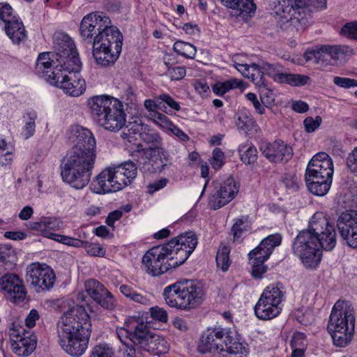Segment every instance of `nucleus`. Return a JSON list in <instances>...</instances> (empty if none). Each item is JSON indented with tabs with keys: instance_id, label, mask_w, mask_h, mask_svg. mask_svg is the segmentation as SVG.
<instances>
[{
	"instance_id": "nucleus-1",
	"label": "nucleus",
	"mask_w": 357,
	"mask_h": 357,
	"mask_svg": "<svg viewBox=\"0 0 357 357\" xmlns=\"http://www.w3.org/2000/svg\"><path fill=\"white\" fill-rule=\"evenodd\" d=\"M79 33L84 41L93 44V56L98 65L109 66L118 59L123 36L108 16L102 13L87 14L81 21Z\"/></svg>"
},
{
	"instance_id": "nucleus-2",
	"label": "nucleus",
	"mask_w": 357,
	"mask_h": 357,
	"mask_svg": "<svg viewBox=\"0 0 357 357\" xmlns=\"http://www.w3.org/2000/svg\"><path fill=\"white\" fill-rule=\"evenodd\" d=\"M69 139L74 146L61 165L62 178H89L96 158V142L93 133L86 128L73 126Z\"/></svg>"
},
{
	"instance_id": "nucleus-3",
	"label": "nucleus",
	"mask_w": 357,
	"mask_h": 357,
	"mask_svg": "<svg viewBox=\"0 0 357 357\" xmlns=\"http://www.w3.org/2000/svg\"><path fill=\"white\" fill-rule=\"evenodd\" d=\"M35 70L39 77L51 85L62 89L69 96L77 97L85 91V81L79 73L81 69L75 70L74 66H66L64 68L56 66L52 70L50 52L38 55Z\"/></svg>"
},
{
	"instance_id": "nucleus-4",
	"label": "nucleus",
	"mask_w": 357,
	"mask_h": 357,
	"mask_svg": "<svg viewBox=\"0 0 357 357\" xmlns=\"http://www.w3.org/2000/svg\"><path fill=\"white\" fill-rule=\"evenodd\" d=\"M197 349L201 354L217 352L224 357H247L248 354V348L240 342L237 331L220 326L207 328Z\"/></svg>"
},
{
	"instance_id": "nucleus-5",
	"label": "nucleus",
	"mask_w": 357,
	"mask_h": 357,
	"mask_svg": "<svg viewBox=\"0 0 357 357\" xmlns=\"http://www.w3.org/2000/svg\"><path fill=\"white\" fill-rule=\"evenodd\" d=\"M123 332L126 333L134 344L129 346L125 343L128 347L126 352L129 357H136L137 351L160 356L169 350L167 342L160 335L150 332L147 324L139 318L128 319L125 322V328L120 329L118 335Z\"/></svg>"
},
{
	"instance_id": "nucleus-6",
	"label": "nucleus",
	"mask_w": 357,
	"mask_h": 357,
	"mask_svg": "<svg viewBox=\"0 0 357 357\" xmlns=\"http://www.w3.org/2000/svg\"><path fill=\"white\" fill-rule=\"evenodd\" d=\"M88 105L96 123L107 131L116 132L126 123L123 103L107 95L96 96L88 100Z\"/></svg>"
},
{
	"instance_id": "nucleus-7",
	"label": "nucleus",
	"mask_w": 357,
	"mask_h": 357,
	"mask_svg": "<svg viewBox=\"0 0 357 357\" xmlns=\"http://www.w3.org/2000/svg\"><path fill=\"white\" fill-rule=\"evenodd\" d=\"M162 295L169 306L189 310L203 303L205 291L201 282L185 280L167 286Z\"/></svg>"
},
{
	"instance_id": "nucleus-8",
	"label": "nucleus",
	"mask_w": 357,
	"mask_h": 357,
	"mask_svg": "<svg viewBox=\"0 0 357 357\" xmlns=\"http://www.w3.org/2000/svg\"><path fill=\"white\" fill-rule=\"evenodd\" d=\"M314 263L317 265L322 259V250H332L336 245V233L333 225L329 223L328 219L323 212L314 213Z\"/></svg>"
},
{
	"instance_id": "nucleus-9",
	"label": "nucleus",
	"mask_w": 357,
	"mask_h": 357,
	"mask_svg": "<svg viewBox=\"0 0 357 357\" xmlns=\"http://www.w3.org/2000/svg\"><path fill=\"white\" fill-rule=\"evenodd\" d=\"M54 54L56 61L51 59L52 70L54 67L64 68L66 66L81 69L82 62L73 40L66 34L58 33L54 37Z\"/></svg>"
},
{
	"instance_id": "nucleus-10",
	"label": "nucleus",
	"mask_w": 357,
	"mask_h": 357,
	"mask_svg": "<svg viewBox=\"0 0 357 357\" xmlns=\"http://www.w3.org/2000/svg\"><path fill=\"white\" fill-rule=\"evenodd\" d=\"M284 292L278 285L267 287L261 294L254 307L256 317L264 321L277 317L282 309Z\"/></svg>"
},
{
	"instance_id": "nucleus-11",
	"label": "nucleus",
	"mask_w": 357,
	"mask_h": 357,
	"mask_svg": "<svg viewBox=\"0 0 357 357\" xmlns=\"http://www.w3.org/2000/svg\"><path fill=\"white\" fill-rule=\"evenodd\" d=\"M281 242L282 236L280 234H271L249 252L250 259H253L251 271L253 278H261L267 271V266L264 265V262L270 257L274 248L279 246Z\"/></svg>"
},
{
	"instance_id": "nucleus-12",
	"label": "nucleus",
	"mask_w": 357,
	"mask_h": 357,
	"mask_svg": "<svg viewBox=\"0 0 357 357\" xmlns=\"http://www.w3.org/2000/svg\"><path fill=\"white\" fill-rule=\"evenodd\" d=\"M91 332L90 317L84 306L75 305L66 312L58 325V335Z\"/></svg>"
},
{
	"instance_id": "nucleus-13",
	"label": "nucleus",
	"mask_w": 357,
	"mask_h": 357,
	"mask_svg": "<svg viewBox=\"0 0 357 357\" xmlns=\"http://www.w3.org/2000/svg\"><path fill=\"white\" fill-rule=\"evenodd\" d=\"M9 334L13 341V350L17 356L26 357L35 350L37 344L36 337L30 334L17 321L12 323Z\"/></svg>"
},
{
	"instance_id": "nucleus-14",
	"label": "nucleus",
	"mask_w": 357,
	"mask_h": 357,
	"mask_svg": "<svg viewBox=\"0 0 357 357\" xmlns=\"http://www.w3.org/2000/svg\"><path fill=\"white\" fill-rule=\"evenodd\" d=\"M53 270L45 264L32 263L26 268V280L37 292L49 291L55 282Z\"/></svg>"
},
{
	"instance_id": "nucleus-15",
	"label": "nucleus",
	"mask_w": 357,
	"mask_h": 357,
	"mask_svg": "<svg viewBox=\"0 0 357 357\" xmlns=\"http://www.w3.org/2000/svg\"><path fill=\"white\" fill-rule=\"evenodd\" d=\"M354 309L349 301L338 300L332 307L328 329L355 328Z\"/></svg>"
},
{
	"instance_id": "nucleus-16",
	"label": "nucleus",
	"mask_w": 357,
	"mask_h": 357,
	"mask_svg": "<svg viewBox=\"0 0 357 357\" xmlns=\"http://www.w3.org/2000/svg\"><path fill=\"white\" fill-rule=\"evenodd\" d=\"M168 248L166 244L154 246L149 250L142 258V264L153 276L166 273L170 269L167 261Z\"/></svg>"
},
{
	"instance_id": "nucleus-17",
	"label": "nucleus",
	"mask_w": 357,
	"mask_h": 357,
	"mask_svg": "<svg viewBox=\"0 0 357 357\" xmlns=\"http://www.w3.org/2000/svg\"><path fill=\"white\" fill-rule=\"evenodd\" d=\"M309 220L308 227L298 234L292 244L293 253L297 256L306 268L312 267V226Z\"/></svg>"
},
{
	"instance_id": "nucleus-18",
	"label": "nucleus",
	"mask_w": 357,
	"mask_h": 357,
	"mask_svg": "<svg viewBox=\"0 0 357 357\" xmlns=\"http://www.w3.org/2000/svg\"><path fill=\"white\" fill-rule=\"evenodd\" d=\"M132 156L137 158V161L144 164V168L147 167L151 172H160L167 165L162 160V157L165 161L167 160L166 152L162 148L158 146L142 149V145L138 144Z\"/></svg>"
},
{
	"instance_id": "nucleus-19",
	"label": "nucleus",
	"mask_w": 357,
	"mask_h": 357,
	"mask_svg": "<svg viewBox=\"0 0 357 357\" xmlns=\"http://www.w3.org/2000/svg\"><path fill=\"white\" fill-rule=\"evenodd\" d=\"M83 333L74 334H59V343L61 348L69 355L74 357L82 356L88 347L91 332L84 328Z\"/></svg>"
},
{
	"instance_id": "nucleus-20",
	"label": "nucleus",
	"mask_w": 357,
	"mask_h": 357,
	"mask_svg": "<svg viewBox=\"0 0 357 357\" xmlns=\"http://www.w3.org/2000/svg\"><path fill=\"white\" fill-rule=\"evenodd\" d=\"M337 227L348 246L357 249V211L342 212L337 220Z\"/></svg>"
},
{
	"instance_id": "nucleus-21",
	"label": "nucleus",
	"mask_w": 357,
	"mask_h": 357,
	"mask_svg": "<svg viewBox=\"0 0 357 357\" xmlns=\"http://www.w3.org/2000/svg\"><path fill=\"white\" fill-rule=\"evenodd\" d=\"M0 290L13 303L23 301L26 295L23 280L14 273H5L0 278Z\"/></svg>"
},
{
	"instance_id": "nucleus-22",
	"label": "nucleus",
	"mask_w": 357,
	"mask_h": 357,
	"mask_svg": "<svg viewBox=\"0 0 357 357\" xmlns=\"http://www.w3.org/2000/svg\"><path fill=\"white\" fill-rule=\"evenodd\" d=\"M239 190V183L236 180H225L208 199V205L213 210L219 209L235 198Z\"/></svg>"
},
{
	"instance_id": "nucleus-23",
	"label": "nucleus",
	"mask_w": 357,
	"mask_h": 357,
	"mask_svg": "<svg viewBox=\"0 0 357 357\" xmlns=\"http://www.w3.org/2000/svg\"><path fill=\"white\" fill-rule=\"evenodd\" d=\"M259 149L262 154L272 162H287L293 155L291 146L282 141H275L273 143L263 142Z\"/></svg>"
},
{
	"instance_id": "nucleus-24",
	"label": "nucleus",
	"mask_w": 357,
	"mask_h": 357,
	"mask_svg": "<svg viewBox=\"0 0 357 357\" xmlns=\"http://www.w3.org/2000/svg\"><path fill=\"white\" fill-rule=\"evenodd\" d=\"M86 292L102 307L113 310L116 307V301L112 294L96 280H89L85 283Z\"/></svg>"
},
{
	"instance_id": "nucleus-25",
	"label": "nucleus",
	"mask_w": 357,
	"mask_h": 357,
	"mask_svg": "<svg viewBox=\"0 0 357 357\" xmlns=\"http://www.w3.org/2000/svg\"><path fill=\"white\" fill-rule=\"evenodd\" d=\"M234 66L244 77L251 80L259 88L266 86L267 82L264 78V73L259 65L252 63L250 65L241 63L238 56H234L232 59Z\"/></svg>"
},
{
	"instance_id": "nucleus-26",
	"label": "nucleus",
	"mask_w": 357,
	"mask_h": 357,
	"mask_svg": "<svg viewBox=\"0 0 357 357\" xmlns=\"http://www.w3.org/2000/svg\"><path fill=\"white\" fill-rule=\"evenodd\" d=\"M333 164L330 156L325 152L314 155V177L332 178Z\"/></svg>"
},
{
	"instance_id": "nucleus-27",
	"label": "nucleus",
	"mask_w": 357,
	"mask_h": 357,
	"mask_svg": "<svg viewBox=\"0 0 357 357\" xmlns=\"http://www.w3.org/2000/svg\"><path fill=\"white\" fill-rule=\"evenodd\" d=\"M265 66L266 68H264L266 73L279 83H286L293 86H301L305 85L310 80V77L305 75L275 73V68L270 64H266Z\"/></svg>"
},
{
	"instance_id": "nucleus-28",
	"label": "nucleus",
	"mask_w": 357,
	"mask_h": 357,
	"mask_svg": "<svg viewBox=\"0 0 357 357\" xmlns=\"http://www.w3.org/2000/svg\"><path fill=\"white\" fill-rule=\"evenodd\" d=\"M93 180L90 185L91 190L97 194L117 192L131 183L132 180Z\"/></svg>"
},
{
	"instance_id": "nucleus-29",
	"label": "nucleus",
	"mask_w": 357,
	"mask_h": 357,
	"mask_svg": "<svg viewBox=\"0 0 357 357\" xmlns=\"http://www.w3.org/2000/svg\"><path fill=\"white\" fill-rule=\"evenodd\" d=\"M119 290L131 302L141 305H149L151 304L148 294L136 287L131 284H121L119 287Z\"/></svg>"
},
{
	"instance_id": "nucleus-30",
	"label": "nucleus",
	"mask_w": 357,
	"mask_h": 357,
	"mask_svg": "<svg viewBox=\"0 0 357 357\" xmlns=\"http://www.w3.org/2000/svg\"><path fill=\"white\" fill-rule=\"evenodd\" d=\"M5 31L10 39L19 44L26 36L24 26L19 17L5 23Z\"/></svg>"
},
{
	"instance_id": "nucleus-31",
	"label": "nucleus",
	"mask_w": 357,
	"mask_h": 357,
	"mask_svg": "<svg viewBox=\"0 0 357 357\" xmlns=\"http://www.w3.org/2000/svg\"><path fill=\"white\" fill-rule=\"evenodd\" d=\"M167 248H169V246ZM168 250L167 261L170 265V269L182 265L192 253L191 250H187L177 245Z\"/></svg>"
},
{
	"instance_id": "nucleus-32",
	"label": "nucleus",
	"mask_w": 357,
	"mask_h": 357,
	"mask_svg": "<svg viewBox=\"0 0 357 357\" xmlns=\"http://www.w3.org/2000/svg\"><path fill=\"white\" fill-rule=\"evenodd\" d=\"M15 250L9 245H0V275L11 270L16 261Z\"/></svg>"
},
{
	"instance_id": "nucleus-33",
	"label": "nucleus",
	"mask_w": 357,
	"mask_h": 357,
	"mask_svg": "<svg viewBox=\"0 0 357 357\" xmlns=\"http://www.w3.org/2000/svg\"><path fill=\"white\" fill-rule=\"evenodd\" d=\"M226 7L235 10L237 15H251L256 10L253 0H220Z\"/></svg>"
},
{
	"instance_id": "nucleus-34",
	"label": "nucleus",
	"mask_w": 357,
	"mask_h": 357,
	"mask_svg": "<svg viewBox=\"0 0 357 357\" xmlns=\"http://www.w3.org/2000/svg\"><path fill=\"white\" fill-rule=\"evenodd\" d=\"M165 244L167 247L169 246V248L177 245L193 252L197 245V238L194 232L188 231L172 238Z\"/></svg>"
},
{
	"instance_id": "nucleus-35",
	"label": "nucleus",
	"mask_w": 357,
	"mask_h": 357,
	"mask_svg": "<svg viewBox=\"0 0 357 357\" xmlns=\"http://www.w3.org/2000/svg\"><path fill=\"white\" fill-rule=\"evenodd\" d=\"M355 328L347 329H328L333 341V344L338 347H345L349 345L354 337Z\"/></svg>"
},
{
	"instance_id": "nucleus-36",
	"label": "nucleus",
	"mask_w": 357,
	"mask_h": 357,
	"mask_svg": "<svg viewBox=\"0 0 357 357\" xmlns=\"http://www.w3.org/2000/svg\"><path fill=\"white\" fill-rule=\"evenodd\" d=\"M236 125L238 130L248 135L256 134L259 130V127L254 119L246 114L239 116Z\"/></svg>"
},
{
	"instance_id": "nucleus-37",
	"label": "nucleus",
	"mask_w": 357,
	"mask_h": 357,
	"mask_svg": "<svg viewBox=\"0 0 357 357\" xmlns=\"http://www.w3.org/2000/svg\"><path fill=\"white\" fill-rule=\"evenodd\" d=\"M238 151L241 161L245 165H252L257 160V150L252 144H242L239 145Z\"/></svg>"
},
{
	"instance_id": "nucleus-38",
	"label": "nucleus",
	"mask_w": 357,
	"mask_h": 357,
	"mask_svg": "<svg viewBox=\"0 0 357 357\" xmlns=\"http://www.w3.org/2000/svg\"><path fill=\"white\" fill-rule=\"evenodd\" d=\"M329 52L331 56L332 65L337 64V62L342 63L347 56L353 54L351 47L347 45H329Z\"/></svg>"
},
{
	"instance_id": "nucleus-39",
	"label": "nucleus",
	"mask_w": 357,
	"mask_h": 357,
	"mask_svg": "<svg viewBox=\"0 0 357 357\" xmlns=\"http://www.w3.org/2000/svg\"><path fill=\"white\" fill-rule=\"evenodd\" d=\"M294 4V0H280L278 5L275 6L276 13L282 18L291 19L296 13L300 14V11L296 9Z\"/></svg>"
},
{
	"instance_id": "nucleus-40",
	"label": "nucleus",
	"mask_w": 357,
	"mask_h": 357,
	"mask_svg": "<svg viewBox=\"0 0 357 357\" xmlns=\"http://www.w3.org/2000/svg\"><path fill=\"white\" fill-rule=\"evenodd\" d=\"M314 63L321 67L332 65L331 56L329 52V45H321L314 50Z\"/></svg>"
},
{
	"instance_id": "nucleus-41",
	"label": "nucleus",
	"mask_w": 357,
	"mask_h": 357,
	"mask_svg": "<svg viewBox=\"0 0 357 357\" xmlns=\"http://www.w3.org/2000/svg\"><path fill=\"white\" fill-rule=\"evenodd\" d=\"M173 50L178 54L188 59H194L197 53V49L193 45L181 40L174 43Z\"/></svg>"
},
{
	"instance_id": "nucleus-42",
	"label": "nucleus",
	"mask_w": 357,
	"mask_h": 357,
	"mask_svg": "<svg viewBox=\"0 0 357 357\" xmlns=\"http://www.w3.org/2000/svg\"><path fill=\"white\" fill-rule=\"evenodd\" d=\"M229 252V248L225 245L220 247L217 252L215 259L217 266L224 272L227 271L230 266Z\"/></svg>"
},
{
	"instance_id": "nucleus-43",
	"label": "nucleus",
	"mask_w": 357,
	"mask_h": 357,
	"mask_svg": "<svg viewBox=\"0 0 357 357\" xmlns=\"http://www.w3.org/2000/svg\"><path fill=\"white\" fill-rule=\"evenodd\" d=\"M241 86V83L236 79H231L224 82H218L213 86V91L218 95L222 96L233 89H237Z\"/></svg>"
},
{
	"instance_id": "nucleus-44",
	"label": "nucleus",
	"mask_w": 357,
	"mask_h": 357,
	"mask_svg": "<svg viewBox=\"0 0 357 357\" xmlns=\"http://www.w3.org/2000/svg\"><path fill=\"white\" fill-rule=\"evenodd\" d=\"M43 219V236L50 238L54 234L51 231L59 230L62 222L54 217L44 218Z\"/></svg>"
},
{
	"instance_id": "nucleus-45",
	"label": "nucleus",
	"mask_w": 357,
	"mask_h": 357,
	"mask_svg": "<svg viewBox=\"0 0 357 357\" xmlns=\"http://www.w3.org/2000/svg\"><path fill=\"white\" fill-rule=\"evenodd\" d=\"M121 176H123V167L120 164L106 167L94 178H117Z\"/></svg>"
},
{
	"instance_id": "nucleus-46",
	"label": "nucleus",
	"mask_w": 357,
	"mask_h": 357,
	"mask_svg": "<svg viewBox=\"0 0 357 357\" xmlns=\"http://www.w3.org/2000/svg\"><path fill=\"white\" fill-rule=\"evenodd\" d=\"M26 115L27 119L22 133L25 139H28L34 135L36 132L35 121L37 118V114L35 112H28Z\"/></svg>"
},
{
	"instance_id": "nucleus-47",
	"label": "nucleus",
	"mask_w": 357,
	"mask_h": 357,
	"mask_svg": "<svg viewBox=\"0 0 357 357\" xmlns=\"http://www.w3.org/2000/svg\"><path fill=\"white\" fill-rule=\"evenodd\" d=\"M113 355L114 351L109 344L100 343L93 348L89 357H112Z\"/></svg>"
},
{
	"instance_id": "nucleus-48",
	"label": "nucleus",
	"mask_w": 357,
	"mask_h": 357,
	"mask_svg": "<svg viewBox=\"0 0 357 357\" xmlns=\"http://www.w3.org/2000/svg\"><path fill=\"white\" fill-rule=\"evenodd\" d=\"M151 116L153 121L163 129L169 130L174 126L169 119L162 113L153 112L151 114Z\"/></svg>"
},
{
	"instance_id": "nucleus-49",
	"label": "nucleus",
	"mask_w": 357,
	"mask_h": 357,
	"mask_svg": "<svg viewBox=\"0 0 357 357\" xmlns=\"http://www.w3.org/2000/svg\"><path fill=\"white\" fill-rule=\"evenodd\" d=\"M165 64L167 66L165 74L171 80H180L185 77L186 70L184 67L178 66H169L168 63H165Z\"/></svg>"
},
{
	"instance_id": "nucleus-50",
	"label": "nucleus",
	"mask_w": 357,
	"mask_h": 357,
	"mask_svg": "<svg viewBox=\"0 0 357 357\" xmlns=\"http://www.w3.org/2000/svg\"><path fill=\"white\" fill-rule=\"evenodd\" d=\"M82 248L91 256L102 257L105 256L106 252V250L98 243L84 241Z\"/></svg>"
},
{
	"instance_id": "nucleus-51",
	"label": "nucleus",
	"mask_w": 357,
	"mask_h": 357,
	"mask_svg": "<svg viewBox=\"0 0 357 357\" xmlns=\"http://www.w3.org/2000/svg\"><path fill=\"white\" fill-rule=\"evenodd\" d=\"M225 163V154L220 148H215L212 153V157L210 159L211 167L215 169H220Z\"/></svg>"
},
{
	"instance_id": "nucleus-52",
	"label": "nucleus",
	"mask_w": 357,
	"mask_h": 357,
	"mask_svg": "<svg viewBox=\"0 0 357 357\" xmlns=\"http://www.w3.org/2000/svg\"><path fill=\"white\" fill-rule=\"evenodd\" d=\"M15 18L17 17L13 14L12 7L7 3H0V20L6 23L7 21H11Z\"/></svg>"
},
{
	"instance_id": "nucleus-53",
	"label": "nucleus",
	"mask_w": 357,
	"mask_h": 357,
	"mask_svg": "<svg viewBox=\"0 0 357 357\" xmlns=\"http://www.w3.org/2000/svg\"><path fill=\"white\" fill-rule=\"evenodd\" d=\"M158 97L160 100L161 106L160 109L163 110L166 109V105L175 111H178L181 109L179 104L168 94L163 93L160 95Z\"/></svg>"
},
{
	"instance_id": "nucleus-54",
	"label": "nucleus",
	"mask_w": 357,
	"mask_h": 357,
	"mask_svg": "<svg viewBox=\"0 0 357 357\" xmlns=\"http://www.w3.org/2000/svg\"><path fill=\"white\" fill-rule=\"evenodd\" d=\"M259 91L262 104L266 107L271 105L275 100L274 93L273 91L268 89V84H266V86L260 87Z\"/></svg>"
},
{
	"instance_id": "nucleus-55",
	"label": "nucleus",
	"mask_w": 357,
	"mask_h": 357,
	"mask_svg": "<svg viewBox=\"0 0 357 357\" xmlns=\"http://www.w3.org/2000/svg\"><path fill=\"white\" fill-rule=\"evenodd\" d=\"M333 180H323L321 182L314 181V195L324 196L329 190Z\"/></svg>"
},
{
	"instance_id": "nucleus-56",
	"label": "nucleus",
	"mask_w": 357,
	"mask_h": 357,
	"mask_svg": "<svg viewBox=\"0 0 357 357\" xmlns=\"http://www.w3.org/2000/svg\"><path fill=\"white\" fill-rule=\"evenodd\" d=\"M340 33L349 38L357 40V22L347 23L342 26Z\"/></svg>"
},
{
	"instance_id": "nucleus-57",
	"label": "nucleus",
	"mask_w": 357,
	"mask_h": 357,
	"mask_svg": "<svg viewBox=\"0 0 357 357\" xmlns=\"http://www.w3.org/2000/svg\"><path fill=\"white\" fill-rule=\"evenodd\" d=\"M142 139L147 144H158L161 137L155 131L152 130H144L139 133Z\"/></svg>"
},
{
	"instance_id": "nucleus-58",
	"label": "nucleus",
	"mask_w": 357,
	"mask_h": 357,
	"mask_svg": "<svg viewBox=\"0 0 357 357\" xmlns=\"http://www.w3.org/2000/svg\"><path fill=\"white\" fill-rule=\"evenodd\" d=\"M123 167V176L126 178H135L137 173L136 165L130 160L121 163Z\"/></svg>"
},
{
	"instance_id": "nucleus-59",
	"label": "nucleus",
	"mask_w": 357,
	"mask_h": 357,
	"mask_svg": "<svg viewBox=\"0 0 357 357\" xmlns=\"http://www.w3.org/2000/svg\"><path fill=\"white\" fill-rule=\"evenodd\" d=\"M27 181L26 185L29 188L31 194L45 192L49 190L46 185L43 187V183L41 180H27Z\"/></svg>"
},
{
	"instance_id": "nucleus-60",
	"label": "nucleus",
	"mask_w": 357,
	"mask_h": 357,
	"mask_svg": "<svg viewBox=\"0 0 357 357\" xmlns=\"http://www.w3.org/2000/svg\"><path fill=\"white\" fill-rule=\"evenodd\" d=\"M333 82L335 85L344 89L357 86V80L348 77H334Z\"/></svg>"
},
{
	"instance_id": "nucleus-61",
	"label": "nucleus",
	"mask_w": 357,
	"mask_h": 357,
	"mask_svg": "<svg viewBox=\"0 0 357 357\" xmlns=\"http://www.w3.org/2000/svg\"><path fill=\"white\" fill-rule=\"evenodd\" d=\"M246 218L242 217L236 220L235 224L231 227V232L234 236V240H238L241 238V234L243 231L246 230V227L243 226L245 223Z\"/></svg>"
},
{
	"instance_id": "nucleus-62",
	"label": "nucleus",
	"mask_w": 357,
	"mask_h": 357,
	"mask_svg": "<svg viewBox=\"0 0 357 357\" xmlns=\"http://www.w3.org/2000/svg\"><path fill=\"white\" fill-rule=\"evenodd\" d=\"M305 335L304 333L301 332L295 333L291 340H290V347L291 349L296 348H304L305 346Z\"/></svg>"
},
{
	"instance_id": "nucleus-63",
	"label": "nucleus",
	"mask_w": 357,
	"mask_h": 357,
	"mask_svg": "<svg viewBox=\"0 0 357 357\" xmlns=\"http://www.w3.org/2000/svg\"><path fill=\"white\" fill-rule=\"evenodd\" d=\"M151 316L153 319L162 321L167 322L168 319L167 312L158 306L152 307L150 308Z\"/></svg>"
},
{
	"instance_id": "nucleus-64",
	"label": "nucleus",
	"mask_w": 357,
	"mask_h": 357,
	"mask_svg": "<svg viewBox=\"0 0 357 357\" xmlns=\"http://www.w3.org/2000/svg\"><path fill=\"white\" fill-rule=\"evenodd\" d=\"M139 126H137L125 129L121 136L124 140L129 142H134L136 140V135H139Z\"/></svg>"
}]
</instances>
